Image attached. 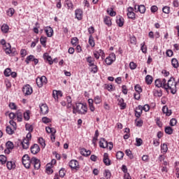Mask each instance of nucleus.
<instances>
[{
	"mask_svg": "<svg viewBox=\"0 0 179 179\" xmlns=\"http://www.w3.org/2000/svg\"><path fill=\"white\" fill-rule=\"evenodd\" d=\"M155 96L156 97H162V96H163V92L162 91V90H155Z\"/></svg>",
	"mask_w": 179,
	"mask_h": 179,
	"instance_id": "nucleus-48",
	"label": "nucleus"
},
{
	"mask_svg": "<svg viewBox=\"0 0 179 179\" xmlns=\"http://www.w3.org/2000/svg\"><path fill=\"white\" fill-rule=\"evenodd\" d=\"M103 162L106 166H110L111 164V161L110 160V158L108 157V153L105 152L103 154Z\"/></svg>",
	"mask_w": 179,
	"mask_h": 179,
	"instance_id": "nucleus-15",
	"label": "nucleus"
},
{
	"mask_svg": "<svg viewBox=\"0 0 179 179\" xmlns=\"http://www.w3.org/2000/svg\"><path fill=\"white\" fill-rule=\"evenodd\" d=\"M6 150H5V153H10V150H12V149L14 148L13 143H12V141H8L6 143Z\"/></svg>",
	"mask_w": 179,
	"mask_h": 179,
	"instance_id": "nucleus-17",
	"label": "nucleus"
},
{
	"mask_svg": "<svg viewBox=\"0 0 179 179\" xmlns=\"http://www.w3.org/2000/svg\"><path fill=\"white\" fill-rule=\"evenodd\" d=\"M125 153L129 159H134V155H132V151H131V150H126Z\"/></svg>",
	"mask_w": 179,
	"mask_h": 179,
	"instance_id": "nucleus-51",
	"label": "nucleus"
},
{
	"mask_svg": "<svg viewBox=\"0 0 179 179\" xmlns=\"http://www.w3.org/2000/svg\"><path fill=\"white\" fill-rule=\"evenodd\" d=\"M41 44L43 45V47L45 48L47 47V37L45 36H41L40 38Z\"/></svg>",
	"mask_w": 179,
	"mask_h": 179,
	"instance_id": "nucleus-35",
	"label": "nucleus"
},
{
	"mask_svg": "<svg viewBox=\"0 0 179 179\" xmlns=\"http://www.w3.org/2000/svg\"><path fill=\"white\" fill-rule=\"evenodd\" d=\"M26 131H29V132H33V126L30 124H27L25 125Z\"/></svg>",
	"mask_w": 179,
	"mask_h": 179,
	"instance_id": "nucleus-56",
	"label": "nucleus"
},
{
	"mask_svg": "<svg viewBox=\"0 0 179 179\" xmlns=\"http://www.w3.org/2000/svg\"><path fill=\"white\" fill-rule=\"evenodd\" d=\"M171 64L173 68H176V69L178 68L179 66L178 60H177V59L176 58L172 59Z\"/></svg>",
	"mask_w": 179,
	"mask_h": 179,
	"instance_id": "nucleus-39",
	"label": "nucleus"
},
{
	"mask_svg": "<svg viewBox=\"0 0 179 179\" xmlns=\"http://www.w3.org/2000/svg\"><path fill=\"white\" fill-rule=\"evenodd\" d=\"M36 85L38 87H43L44 85H47L48 83V80H47V77L43 76L41 77H38L36 79Z\"/></svg>",
	"mask_w": 179,
	"mask_h": 179,
	"instance_id": "nucleus-5",
	"label": "nucleus"
},
{
	"mask_svg": "<svg viewBox=\"0 0 179 179\" xmlns=\"http://www.w3.org/2000/svg\"><path fill=\"white\" fill-rule=\"evenodd\" d=\"M134 90L136 92V93H142V87L139 85H136L134 87Z\"/></svg>",
	"mask_w": 179,
	"mask_h": 179,
	"instance_id": "nucleus-57",
	"label": "nucleus"
},
{
	"mask_svg": "<svg viewBox=\"0 0 179 179\" xmlns=\"http://www.w3.org/2000/svg\"><path fill=\"white\" fill-rule=\"evenodd\" d=\"M75 15L78 20H82L83 19V10L80 8H78L75 10Z\"/></svg>",
	"mask_w": 179,
	"mask_h": 179,
	"instance_id": "nucleus-13",
	"label": "nucleus"
},
{
	"mask_svg": "<svg viewBox=\"0 0 179 179\" xmlns=\"http://www.w3.org/2000/svg\"><path fill=\"white\" fill-rule=\"evenodd\" d=\"M103 22L105 24H106V26H108V27H111V25L113 24V23L111 22V17L108 16H106L103 18Z\"/></svg>",
	"mask_w": 179,
	"mask_h": 179,
	"instance_id": "nucleus-28",
	"label": "nucleus"
},
{
	"mask_svg": "<svg viewBox=\"0 0 179 179\" xmlns=\"http://www.w3.org/2000/svg\"><path fill=\"white\" fill-rule=\"evenodd\" d=\"M44 31L48 37H52V34H54V30H52V28L50 27H45Z\"/></svg>",
	"mask_w": 179,
	"mask_h": 179,
	"instance_id": "nucleus-18",
	"label": "nucleus"
},
{
	"mask_svg": "<svg viewBox=\"0 0 179 179\" xmlns=\"http://www.w3.org/2000/svg\"><path fill=\"white\" fill-rule=\"evenodd\" d=\"M124 23H125V20L122 16L120 15L116 16V24L119 27H122V26H124Z\"/></svg>",
	"mask_w": 179,
	"mask_h": 179,
	"instance_id": "nucleus-12",
	"label": "nucleus"
},
{
	"mask_svg": "<svg viewBox=\"0 0 179 179\" xmlns=\"http://www.w3.org/2000/svg\"><path fill=\"white\" fill-rule=\"evenodd\" d=\"M127 17L129 19H131V20H135L136 19V14L134 13V8L129 7L127 8Z\"/></svg>",
	"mask_w": 179,
	"mask_h": 179,
	"instance_id": "nucleus-8",
	"label": "nucleus"
},
{
	"mask_svg": "<svg viewBox=\"0 0 179 179\" xmlns=\"http://www.w3.org/2000/svg\"><path fill=\"white\" fill-rule=\"evenodd\" d=\"M87 113V106L82 103H76V106H73V114H80L85 115Z\"/></svg>",
	"mask_w": 179,
	"mask_h": 179,
	"instance_id": "nucleus-3",
	"label": "nucleus"
},
{
	"mask_svg": "<svg viewBox=\"0 0 179 179\" xmlns=\"http://www.w3.org/2000/svg\"><path fill=\"white\" fill-rule=\"evenodd\" d=\"M40 152V146H38L37 144H34L31 147V153L33 155H37Z\"/></svg>",
	"mask_w": 179,
	"mask_h": 179,
	"instance_id": "nucleus-16",
	"label": "nucleus"
},
{
	"mask_svg": "<svg viewBox=\"0 0 179 179\" xmlns=\"http://www.w3.org/2000/svg\"><path fill=\"white\" fill-rule=\"evenodd\" d=\"M129 41L131 44H133V45H136V37L135 36H131L130 37V39H129Z\"/></svg>",
	"mask_w": 179,
	"mask_h": 179,
	"instance_id": "nucleus-61",
	"label": "nucleus"
},
{
	"mask_svg": "<svg viewBox=\"0 0 179 179\" xmlns=\"http://www.w3.org/2000/svg\"><path fill=\"white\" fill-rule=\"evenodd\" d=\"M6 167L8 170H12V169H15L16 167V164H15V162L9 161L6 163Z\"/></svg>",
	"mask_w": 179,
	"mask_h": 179,
	"instance_id": "nucleus-29",
	"label": "nucleus"
},
{
	"mask_svg": "<svg viewBox=\"0 0 179 179\" xmlns=\"http://www.w3.org/2000/svg\"><path fill=\"white\" fill-rule=\"evenodd\" d=\"M22 92L25 96H30V94L33 93V88H31V86H30V85H27L23 87Z\"/></svg>",
	"mask_w": 179,
	"mask_h": 179,
	"instance_id": "nucleus-9",
	"label": "nucleus"
},
{
	"mask_svg": "<svg viewBox=\"0 0 179 179\" xmlns=\"http://www.w3.org/2000/svg\"><path fill=\"white\" fill-rule=\"evenodd\" d=\"M103 176L106 179L111 178V171H110V170L108 169H105L103 172Z\"/></svg>",
	"mask_w": 179,
	"mask_h": 179,
	"instance_id": "nucleus-36",
	"label": "nucleus"
},
{
	"mask_svg": "<svg viewBox=\"0 0 179 179\" xmlns=\"http://www.w3.org/2000/svg\"><path fill=\"white\" fill-rule=\"evenodd\" d=\"M101 101H103V100L101 99V96H100L99 95L94 96V103H95V104H100V103H101Z\"/></svg>",
	"mask_w": 179,
	"mask_h": 179,
	"instance_id": "nucleus-41",
	"label": "nucleus"
},
{
	"mask_svg": "<svg viewBox=\"0 0 179 179\" xmlns=\"http://www.w3.org/2000/svg\"><path fill=\"white\" fill-rule=\"evenodd\" d=\"M43 59L46 61H48L49 65H52L54 64V61H52V58L51 56L48 55V53L43 54Z\"/></svg>",
	"mask_w": 179,
	"mask_h": 179,
	"instance_id": "nucleus-22",
	"label": "nucleus"
},
{
	"mask_svg": "<svg viewBox=\"0 0 179 179\" xmlns=\"http://www.w3.org/2000/svg\"><path fill=\"white\" fill-rule=\"evenodd\" d=\"M136 146H141L142 143H143V141H142V138H136Z\"/></svg>",
	"mask_w": 179,
	"mask_h": 179,
	"instance_id": "nucleus-58",
	"label": "nucleus"
},
{
	"mask_svg": "<svg viewBox=\"0 0 179 179\" xmlns=\"http://www.w3.org/2000/svg\"><path fill=\"white\" fill-rule=\"evenodd\" d=\"M167 150H169V147L167 146V144L164 143L163 145H161V152L163 155H166V153H167Z\"/></svg>",
	"mask_w": 179,
	"mask_h": 179,
	"instance_id": "nucleus-31",
	"label": "nucleus"
},
{
	"mask_svg": "<svg viewBox=\"0 0 179 179\" xmlns=\"http://www.w3.org/2000/svg\"><path fill=\"white\" fill-rule=\"evenodd\" d=\"M162 11H163L164 13H166V15H169V13H170V7L164 6L162 8Z\"/></svg>",
	"mask_w": 179,
	"mask_h": 179,
	"instance_id": "nucleus-62",
	"label": "nucleus"
},
{
	"mask_svg": "<svg viewBox=\"0 0 179 179\" xmlns=\"http://www.w3.org/2000/svg\"><path fill=\"white\" fill-rule=\"evenodd\" d=\"M22 162L25 169H30V166H31V164L34 165L35 170H38L40 167H41L40 159L36 158V157H33L30 159V157H29V155H24L22 157Z\"/></svg>",
	"mask_w": 179,
	"mask_h": 179,
	"instance_id": "nucleus-2",
	"label": "nucleus"
},
{
	"mask_svg": "<svg viewBox=\"0 0 179 179\" xmlns=\"http://www.w3.org/2000/svg\"><path fill=\"white\" fill-rule=\"evenodd\" d=\"M86 61L88 63L89 66H92L95 62L94 58L92 57V56L86 57Z\"/></svg>",
	"mask_w": 179,
	"mask_h": 179,
	"instance_id": "nucleus-30",
	"label": "nucleus"
},
{
	"mask_svg": "<svg viewBox=\"0 0 179 179\" xmlns=\"http://www.w3.org/2000/svg\"><path fill=\"white\" fill-rule=\"evenodd\" d=\"M80 153L83 156H90V155H92V151L87 150L86 148H83L81 149Z\"/></svg>",
	"mask_w": 179,
	"mask_h": 179,
	"instance_id": "nucleus-32",
	"label": "nucleus"
},
{
	"mask_svg": "<svg viewBox=\"0 0 179 179\" xmlns=\"http://www.w3.org/2000/svg\"><path fill=\"white\" fill-rule=\"evenodd\" d=\"M93 103H94V99H88V104H89L90 110L92 113L94 112V110H96V108H94Z\"/></svg>",
	"mask_w": 179,
	"mask_h": 179,
	"instance_id": "nucleus-23",
	"label": "nucleus"
},
{
	"mask_svg": "<svg viewBox=\"0 0 179 179\" xmlns=\"http://www.w3.org/2000/svg\"><path fill=\"white\" fill-rule=\"evenodd\" d=\"M173 131L174 130L173 129V128H171V127H165V132L168 135H171V134H173Z\"/></svg>",
	"mask_w": 179,
	"mask_h": 179,
	"instance_id": "nucleus-46",
	"label": "nucleus"
},
{
	"mask_svg": "<svg viewBox=\"0 0 179 179\" xmlns=\"http://www.w3.org/2000/svg\"><path fill=\"white\" fill-rule=\"evenodd\" d=\"M1 30L2 33H4V34L9 33V25L7 24H3L1 27Z\"/></svg>",
	"mask_w": 179,
	"mask_h": 179,
	"instance_id": "nucleus-24",
	"label": "nucleus"
},
{
	"mask_svg": "<svg viewBox=\"0 0 179 179\" xmlns=\"http://www.w3.org/2000/svg\"><path fill=\"white\" fill-rule=\"evenodd\" d=\"M118 101V106L120 107V110H125L127 108V103L124 102V99L119 98L117 99Z\"/></svg>",
	"mask_w": 179,
	"mask_h": 179,
	"instance_id": "nucleus-21",
	"label": "nucleus"
},
{
	"mask_svg": "<svg viewBox=\"0 0 179 179\" xmlns=\"http://www.w3.org/2000/svg\"><path fill=\"white\" fill-rule=\"evenodd\" d=\"M42 122H43V124H50V122H51V119L47 117H42Z\"/></svg>",
	"mask_w": 179,
	"mask_h": 179,
	"instance_id": "nucleus-55",
	"label": "nucleus"
},
{
	"mask_svg": "<svg viewBox=\"0 0 179 179\" xmlns=\"http://www.w3.org/2000/svg\"><path fill=\"white\" fill-rule=\"evenodd\" d=\"M116 57L115 54L114 53H110L108 57H107L105 59V63L106 65H113L114 62H115Z\"/></svg>",
	"mask_w": 179,
	"mask_h": 179,
	"instance_id": "nucleus-7",
	"label": "nucleus"
},
{
	"mask_svg": "<svg viewBox=\"0 0 179 179\" xmlns=\"http://www.w3.org/2000/svg\"><path fill=\"white\" fill-rule=\"evenodd\" d=\"M34 60V56L31 55L26 58L25 62L27 65H29V64H30V62H33Z\"/></svg>",
	"mask_w": 179,
	"mask_h": 179,
	"instance_id": "nucleus-42",
	"label": "nucleus"
},
{
	"mask_svg": "<svg viewBox=\"0 0 179 179\" xmlns=\"http://www.w3.org/2000/svg\"><path fill=\"white\" fill-rule=\"evenodd\" d=\"M141 50L143 54H146V52H148V47L146 46L145 42L141 44Z\"/></svg>",
	"mask_w": 179,
	"mask_h": 179,
	"instance_id": "nucleus-40",
	"label": "nucleus"
},
{
	"mask_svg": "<svg viewBox=\"0 0 179 179\" xmlns=\"http://www.w3.org/2000/svg\"><path fill=\"white\" fill-rule=\"evenodd\" d=\"M7 15L12 17L15 15V9L13 8H10L6 10Z\"/></svg>",
	"mask_w": 179,
	"mask_h": 179,
	"instance_id": "nucleus-38",
	"label": "nucleus"
},
{
	"mask_svg": "<svg viewBox=\"0 0 179 179\" xmlns=\"http://www.w3.org/2000/svg\"><path fill=\"white\" fill-rule=\"evenodd\" d=\"M8 107H10V110H17V106H16V103L13 102H10Z\"/></svg>",
	"mask_w": 179,
	"mask_h": 179,
	"instance_id": "nucleus-53",
	"label": "nucleus"
},
{
	"mask_svg": "<svg viewBox=\"0 0 179 179\" xmlns=\"http://www.w3.org/2000/svg\"><path fill=\"white\" fill-rule=\"evenodd\" d=\"M9 124H10V127H11V128L13 129H15L16 131V128H17L16 122L15 121H13V120H10Z\"/></svg>",
	"mask_w": 179,
	"mask_h": 179,
	"instance_id": "nucleus-49",
	"label": "nucleus"
},
{
	"mask_svg": "<svg viewBox=\"0 0 179 179\" xmlns=\"http://www.w3.org/2000/svg\"><path fill=\"white\" fill-rule=\"evenodd\" d=\"M6 133L8 134V135H13V134H15V129H13L12 127L10 126H7L6 127Z\"/></svg>",
	"mask_w": 179,
	"mask_h": 179,
	"instance_id": "nucleus-33",
	"label": "nucleus"
},
{
	"mask_svg": "<svg viewBox=\"0 0 179 179\" xmlns=\"http://www.w3.org/2000/svg\"><path fill=\"white\" fill-rule=\"evenodd\" d=\"M38 143L42 145L43 148H45V141H44V138H39Z\"/></svg>",
	"mask_w": 179,
	"mask_h": 179,
	"instance_id": "nucleus-64",
	"label": "nucleus"
},
{
	"mask_svg": "<svg viewBox=\"0 0 179 179\" xmlns=\"http://www.w3.org/2000/svg\"><path fill=\"white\" fill-rule=\"evenodd\" d=\"M136 127H142L143 125V120H136Z\"/></svg>",
	"mask_w": 179,
	"mask_h": 179,
	"instance_id": "nucleus-63",
	"label": "nucleus"
},
{
	"mask_svg": "<svg viewBox=\"0 0 179 179\" xmlns=\"http://www.w3.org/2000/svg\"><path fill=\"white\" fill-rule=\"evenodd\" d=\"M143 110V107L142 106H138V107L135 110V117L136 118H140L142 115V111Z\"/></svg>",
	"mask_w": 179,
	"mask_h": 179,
	"instance_id": "nucleus-19",
	"label": "nucleus"
},
{
	"mask_svg": "<svg viewBox=\"0 0 179 179\" xmlns=\"http://www.w3.org/2000/svg\"><path fill=\"white\" fill-rule=\"evenodd\" d=\"M45 129L48 134H51L50 139L52 142H55V134L57 133V130L55 129V128L51 127H46Z\"/></svg>",
	"mask_w": 179,
	"mask_h": 179,
	"instance_id": "nucleus-6",
	"label": "nucleus"
},
{
	"mask_svg": "<svg viewBox=\"0 0 179 179\" xmlns=\"http://www.w3.org/2000/svg\"><path fill=\"white\" fill-rule=\"evenodd\" d=\"M107 143V141L105 138H101L99 141V146L102 148V149H106V145Z\"/></svg>",
	"mask_w": 179,
	"mask_h": 179,
	"instance_id": "nucleus-37",
	"label": "nucleus"
},
{
	"mask_svg": "<svg viewBox=\"0 0 179 179\" xmlns=\"http://www.w3.org/2000/svg\"><path fill=\"white\" fill-rule=\"evenodd\" d=\"M24 119L25 121H29V120H30V110H27L24 113Z\"/></svg>",
	"mask_w": 179,
	"mask_h": 179,
	"instance_id": "nucleus-45",
	"label": "nucleus"
},
{
	"mask_svg": "<svg viewBox=\"0 0 179 179\" xmlns=\"http://www.w3.org/2000/svg\"><path fill=\"white\" fill-rule=\"evenodd\" d=\"M170 125H171V127H176V125H177V119L172 118L170 120Z\"/></svg>",
	"mask_w": 179,
	"mask_h": 179,
	"instance_id": "nucleus-60",
	"label": "nucleus"
},
{
	"mask_svg": "<svg viewBox=\"0 0 179 179\" xmlns=\"http://www.w3.org/2000/svg\"><path fill=\"white\" fill-rule=\"evenodd\" d=\"M116 158L118 160H121L122 159H123L124 158V152L122 151H118L116 153Z\"/></svg>",
	"mask_w": 179,
	"mask_h": 179,
	"instance_id": "nucleus-43",
	"label": "nucleus"
},
{
	"mask_svg": "<svg viewBox=\"0 0 179 179\" xmlns=\"http://www.w3.org/2000/svg\"><path fill=\"white\" fill-rule=\"evenodd\" d=\"M155 84L157 87L171 90L172 94L177 93V83H176L174 77H171L168 81L165 78H158L155 80Z\"/></svg>",
	"mask_w": 179,
	"mask_h": 179,
	"instance_id": "nucleus-1",
	"label": "nucleus"
},
{
	"mask_svg": "<svg viewBox=\"0 0 179 179\" xmlns=\"http://www.w3.org/2000/svg\"><path fill=\"white\" fill-rule=\"evenodd\" d=\"M64 4L66 5L68 9H70V10H73V3H72L71 0H65Z\"/></svg>",
	"mask_w": 179,
	"mask_h": 179,
	"instance_id": "nucleus-27",
	"label": "nucleus"
},
{
	"mask_svg": "<svg viewBox=\"0 0 179 179\" xmlns=\"http://www.w3.org/2000/svg\"><path fill=\"white\" fill-rule=\"evenodd\" d=\"M88 43L90 45H91V47H94V45H96V43H94V40L93 39V36H90Z\"/></svg>",
	"mask_w": 179,
	"mask_h": 179,
	"instance_id": "nucleus-52",
	"label": "nucleus"
},
{
	"mask_svg": "<svg viewBox=\"0 0 179 179\" xmlns=\"http://www.w3.org/2000/svg\"><path fill=\"white\" fill-rule=\"evenodd\" d=\"M162 112L164 114H166L168 117H170L171 115V110H169V107L167 106H164L162 108Z\"/></svg>",
	"mask_w": 179,
	"mask_h": 179,
	"instance_id": "nucleus-25",
	"label": "nucleus"
},
{
	"mask_svg": "<svg viewBox=\"0 0 179 179\" xmlns=\"http://www.w3.org/2000/svg\"><path fill=\"white\" fill-rule=\"evenodd\" d=\"M153 82V77H152V76L150 75H148L145 77V83H147V85H152Z\"/></svg>",
	"mask_w": 179,
	"mask_h": 179,
	"instance_id": "nucleus-34",
	"label": "nucleus"
},
{
	"mask_svg": "<svg viewBox=\"0 0 179 179\" xmlns=\"http://www.w3.org/2000/svg\"><path fill=\"white\" fill-rule=\"evenodd\" d=\"M8 161V158L5 155H0V163L1 164H5L6 162Z\"/></svg>",
	"mask_w": 179,
	"mask_h": 179,
	"instance_id": "nucleus-47",
	"label": "nucleus"
},
{
	"mask_svg": "<svg viewBox=\"0 0 179 179\" xmlns=\"http://www.w3.org/2000/svg\"><path fill=\"white\" fill-rule=\"evenodd\" d=\"M106 89L108 90V92H114V90H115V88H114L113 85H107Z\"/></svg>",
	"mask_w": 179,
	"mask_h": 179,
	"instance_id": "nucleus-59",
	"label": "nucleus"
},
{
	"mask_svg": "<svg viewBox=\"0 0 179 179\" xmlns=\"http://www.w3.org/2000/svg\"><path fill=\"white\" fill-rule=\"evenodd\" d=\"M30 141H31V133L29 132L27 134L25 138L21 142V146L22 149L27 150V148L30 146Z\"/></svg>",
	"mask_w": 179,
	"mask_h": 179,
	"instance_id": "nucleus-4",
	"label": "nucleus"
},
{
	"mask_svg": "<svg viewBox=\"0 0 179 179\" xmlns=\"http://www.w3.org/2000/svg\"><path fill=\"white\" fill-rule=\"evenodd\" d=\"M66 173V171H65V169L62 168L59 170V177H61L62 178L65 177V173Z\"/></svg>",
	"mask_w": 179,
	"mask_h": 179,
	"instance_id": "nucleus-50",
	"label": "nucleus"
},
{
	"mask_svg": "<svg viewBox=\"0 0 179 179\" xmlns=\"http://www.w3.org/2000/svg\"><path fill=\"white\" fill-rule=\"evenodd\" d=\"M12 73V70L9 68H7L5 69L4 71V75L6 76V77H9L10 76V73Z\"/></svg>",
	"mask_w": 179,
	"mask_h": 179,
	"instance_id": "nucleus-54",
	"label": "nucleus"
},
{
	"mask_svg": "<svg viewBox=\"0 0 179 179\" xmlns=\"http://www.w3.org/2000/svg\"><path fill=\"white\" fill-rule=\"evenodd\" d=\"M136 12H140V13H145L146 12V7L143 5H140V6H134Z\"/></svg>",
	"mask_w": 179,
	"mask_h": 179,
	"instance_id": "nucleus-14",
	"label": "nucleus"
},
{
	"mask_svg": "<svg viewBox=\"0 0 179 179\" xmlns=\"http://www.w3.org/2000/svg\"><path fill=\"white\" fill-rule=\"evenodd\" d=\"M15 117H17L18 122H22L23 121V112L21 110H17Z\"/></svg>",
	"mask_w": 179,
	"mask_h": 179,
	"instance_id": "nucleus-20",
	"label": "nucleus"
},
{
	"mask_svg": "<svg viewBox=\"0 0 179 179\" xmlns=\"http://www.w3.org/2000/svg\"><path fill=\"white\" fill-rule=\"evenodd\" d=\"M98 71L99 67H97V65L94 64L92 66H91V72H92V73H97Z\"/></svg>",
	"mask_w": 179,
	"mask_h": 179,
	"instance_id": "nucleus-44",
	"label": "nucleus"
},
{
	"mask_svg": "<svg viewBox=\"0 0 179 179\" xmlns=\"http://www.w3.org/2000/svg\"><path fill=\"white\" fill-rule=\"evenodd\" d=\"M69 165L71 169H73L74 170H78V169H79V162L76 159L71 160Z\"/></svg>",
	"mask_w": 179,
	"mask_h": 179,
	"instance_id": "nucleus-11",
	"label": "nucleus"
},
{
	"mask_svg": "<svg viewBox=\"0 0 179 179\" xmlns=\"http://www.w3.org/2000/svg\"><path fill=\"white\" fill-rule=\"evenodd\" d=\"M66 108H72V107H73V106L72 105V98L69 96L66 97Z\"/></svg>",
	"mask_w": 179,
	"mask_h": 179,
	"instance_id": "nucleus-26",
	"label": "nucleus"
},
{
	"mask_svg": "<svg viewBox=\"0 0 179 179\" xmlns=\"http://www.w3.org/2000/svg\"><path fill=\"white\" fill-rule=\"evenodd\" d=\"M40 107V114L42 115H45L46 114H48V106L45 103H41L39 105Z\"/></svg>",
	"mask_w": 179,
	"mask_h": 179,
	"instance_id": "nucleus-10",
	"label": "nucleus"
}]
</instances>
